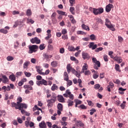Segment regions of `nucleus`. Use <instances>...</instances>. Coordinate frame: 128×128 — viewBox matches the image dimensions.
Here are the masks:
<instances>
[{"label":"nucleus","mask_w":128,"mask_h":128,"mask_svg":"<svg viewBox=\"0 0 128 128\" xmlns=\"http://www.w3.org/2000/svg\"><path fill=\"white\" fill-rule=\"evenodd\" d=\"M105 26H106L110 30H112V32H114L116 30V28H114L110 22V20L108 18L106 19Z\"/></svg>","instance_id":"1"},{"label":"nucleus","mask_w":128,"mask_h":128,"mask_svg":"<svg viewBox=\"0 0 128 128\" xmlns=\"http://www.w3.org/2000/svg\"><path fill=\"white\" fill-rule=\"evenodd\" d=\"M28 54H32V52H36L38 48V46L37 45H30L28 46Z\"/></svg>","instance_id":"2"},{"label":"nucleus","mask_w":128,"mask_h":128,"mask_svg":"<svg viewBox=\"0 0 128 128\" xmlns=\"http://www.w3.org/2000/svg\"><path fill=\"white\" fill-rule=\"evenodd\" d=\"M64 98H69L70 100H74V94H72V92H70V90H67L66 91V93L63 94Z\"/></svg>","instance_id":"3"},{"label":"nucleus","mask_w":128,"mask_h":128,"mask_svg":"<svg viewBox=\"0 0 128 128\" xmlns=\"http://www.w3.org/2000/svg\"><path fill=\"white\" fill-rule=\"evenodd\" d=\"M104 12V8H94L93 14L96 16L98 14H100Z\"/></svg>","instance_id":"4"},{"label":"nucleus","mask_w":128,"mask_h":128,"mask_svg":"<svg viewBox=\"0 0 128 128\" xmlns=\"http://www.w3.org/2000/svg\"><path fill=\"white\" fill-rule=\"evenodd\" d=\"M51 20L52 22V24H58V20H56V13L53 12L51 15Z\"/></svg>","instance_id":"5"},{"label":"nucleus","mask_w":128,"mask_h":128,"mask_svg":"<svg viewBox=\"0 0 128 128\" xmlns=\"http://www.w3.org/2000/svg\"><path fill=\"white\" fill-rule=\"evenodd\" d=\"M30 42H32V44H40V40L38 37H34L30 40Z\"/></svg>","instance_id":"6"},{"label":"nucleus","mask_w":128,"mask_h":128,"mask_svg":"<svg viewBox=\"0 0 128 128\" xmlns=\"http://www.w3.org/2000/svg\"><path fill=\"white\" fill-rule=\"evenodd\" d=\"M66 70H67V72H68V74H70V72H75V70L74 68L72 67V66H70V64H67L66 66Z\"/></svg>","instance_id":"7"},{"label":"nucleus","mask_w":128,"mask_h":128,"mask_svg":"<svg viewBox=\"0 0 128 128\" xmlns=\"http://www.w3.org/2000/svg\"><path fill=\"white\" fill-rule=\"evenodd\" d=\"M47 106H48V108H52V106L54 104V101L53 100H47Z\"/></svg>","instance_id":"8"},{"label":"nucleus","mask_w":128,"mask_h":128,"mask_svg":"<svg viewBox=\"0 0 128 128\" xmlns=\"http://www.w3.org/2000/svg\"><path fill=\"white\" fill-rule=\"evenodd\" d=\"M112 8H114V5H112V4H109L106 7V12H110L112 10Z\"/></svg>","instance_id":"9"},{"label":"nucleus","mask_w":128,"mask_h":128,"mask_svg":"<svg viewBox=\"0 0 128 128\" xmlns=\"http://www.w3.org/2000/svg\"><path fill=\"white\" fill-rule=\"evenodd\" d=\"M1 78L3 84H7V82H8V78L5 75L2 74Z\"/></svg>","instance_id":"10"},{"label":"nucleus","mask_w":128,"mask_h":128,"mask_svg":"<svg viewBox=\"0 0 128 128\" xmlns=\"http://www.w3.org/2000/svg\"><path fill=\"white\" fill-rule=\"evenodd\" d=\"M92 62L95 64L96 66H98V68H100V62L96 60V58H92Z\"/></svg>","instance_id":"11"},{"label":"nucleus","mask_w":128,"mask_h":128,"mask_svg":"<svg viewBox=\"0 0 128 128\" xmlns=\"http://www.w3.org/2000/svg\"><path fill=\"white\" fill-rule=\"evenodd\" d=\"M82 58L83 60H90V55H88V54L83 52H82Z\"/></svg>","instance_id":"12"},{"label":"nucleus","mask_w":128,"mask_h":128,"mask_svg":"<svg viewBox=\"0 0 128 128\" xmlns=\"http://www.w3.org/2000/svg\"><path fill=\"white\" fill-rule=\"evenodd\" d=\"M24 108H28V106L26 104L20 103L18 105V110H22Z\"/></svg>","instance_id":"13"},{"label":"nucleus","mask_w":128,"mask_h":128,"mask_svg":"<svg viewBox=\"0 0 128 128\" xmlns=\"http://www.w3.org/2000/svg\"><path fill=\"white\" fill-rule=\"evenodd\" d=\"M114 60L117 62L118 64H121V62H122V59L120 56H116L114 58Z\"/></svg>","instance_id":"14"},{"label":"nucleus","mask_w":128,"mask_h":128,"mask_svg":"<svg viewBox=\"0 0 128 128\" xmlns=\"http://www.w3.org/2000/svg\"><path fill=\"white\" fill-rule=\"evenodd\" d=\"M30 64V61H26L23 64V68L25 70H28V67Z\"/></svg>","instance_id":"15"},{"label":"nucleus","mask_w":128,"mask_h":128,"mask_svg":"<svg viewBox=\"0 0 128 128\" xmlns=\"http://www.w3.org/2000/svg\"><path fill=\"white\" fill-rule=\"evenodd\" d=\"M24 90H32V86L29 84H26L24 86Z\"/></svg>","instance_id":"16"},{"label":"nucleus","mask_w":128,"mask_h":128,"mask_svg":"<svg viewBox=\"0 0 128 128\" xmlns=\"http://www.w3.org/2000/svg\"><path fill=\"white\" fill-rule=\"evenodd\" d=\"M39 128H46V124L44 121H42V122L39 124Z\"/></svg>","instance_id":"17"},{"label":"nucleus","mask_w":128,"mask_h":128,"mask_svg":"<svg viewBox=\"0 0 128 128\" xmlns=\"http://www.w3.org/2000/svg\"><path fill=\"white\" fill-rule=\"evenodd\" d=\"M58 100L60 102H64V98L62 95L58 96Z\"/></svg>","instance_id":"18"},{"label":"nucleus","mask_w":128,"mask_h":128,"mask_svg":"<svg viewBox=\"0 0 128 128\" xmlns=\"http://www.w3.org/2000/svg\"><path fill=\"white\" fill-rule=\"evenodd\" d=\"M12 108H15L16 110H18V104L14 102L11 104Z\"/></svg>","instance_id":"19"},{"label":"nucleus","mask_w":128,"mask_h":128,"mask_svg":"<svg viewBox=\"0 0 128 128\" xmlns=\"http://www.w3.org/2000/svg\"><path fill=\"white\" fill-rule=\"evenodd\" d=\"M50 64L52 68H56L58 66V63L57 61H52Z\"/></svg>","instance_id":"20"},{"label":"nucleus","mask_w":128,"mask_h":128,"mask_svg":"<svg viewBox=\"0 0 128 128\" xmlns=\"http://www.w3.org/2000/svg\"><path fill=\"white\" fill-rule=\"evenodd\" d=\"M82 28L85 30H87L88 32H90V27L86 25L85 24H82Z\"/></svg>","instance_id":"21"},{"label":"nucleus","mask_w":128,"mask_h":128,"mask_svg":"<svg viewBox=\"0 0 128 128\" xmlns=\"http://www.w3.org/2000/svg\"><path fill=\"white\" fill-rule=\"evenodd\" d=\"M64 80H68V72H64Z\"/></svg>","instance_id":"22"},{"label":"nucleus","mask_w":128,"mask_h":128,"mask_svg":"<svg viewBox=\"0 0 128 128\" xmlns=\"http://www.w3.org/2000/svg\"><path fill=\"white\" fill-rule=\"evenodd\" d=\"M58 90V86L56 84H53L51 88V90L53 92H54L56 90Z\"/></svg>","instance_id":"23"},{"label":"nucleus","mask_w":128,"mask_h":128,"mask_svg":"<svg viewBox=\"0 0 128 128\" xmlns=\"http://www.w3.org/2000/svg\"><path fill=\"white\" fill-rule=\"evenodd\" d=\"M9 78H10V80H12V82H15L16 81V76H14V74H12L10 76Z\"/></svg>","instance_id":"24"},{"label":"nucleus","mask_w":128,"mask_h":128,"mask_svg":"<svg viewBox=\"0 0 128 128\" xmlns=\"http://www.w3.org/2000/svg\"><path fill=\"white\" fill-rule=\"evenodd\" d=\"M67 103L68 104V106H74V101L70 100H68Z\"/></svg>","instance_id":"25"},{"label":"nucleus","mask_w":128,"mask_h":128,"mask_svg":"<svg viewBox=\"0 0 128 128\" xmlns=\"http://www.w3.org/2000/svg\"><path fill=\"white\" fill-rule=\"evenodd\" d=\"M46 98H50L52 96V95L50 94V91L48 90H46Z\"/></svg>","instance_id":"26"},{"label":"nucleus","mask_w":128,"mask_h":128,"mask_svg":"<svg viewBox=\"0 0 128 128\" xmlns=\"http://www.w3.org/2000/svg\"><path fill=\"white\" fill-rule=\"evenodd\" d=\"M88 70V64L86 63H84V66H82V72H84V70Z\"/></svg>","instance_id":"27"},{"label":"nucleus","mask_w":128,"mask_h":128,"mask_svg":"<svg viewBox=\"0 0 128 128\" xmlns=\"http://www.w3.org/2000/svg\"><path fill=\"white\" fill-rule=\"evenodd\" d=\"M68 50L70 52H76V49H74V47L72 46H68Z\"/></svg>","instance_id":"28"},{"label":"nucleus","mask_w":128,"mask_h":128,"mask_svg":"<svg viewBox=\"0 0 128 128\" xmlns=\"http://www.w3.org/2000/svg\"><path fill=\"white\" fill-rule=\"evenodd\" d=\"M78 108H81V110H86V108H88V107H86L84 104L80 105L79 106H78Z\"/></svg>","instance_id":"29"},{"label":"nucleus","mask_w":128,"mask_h":128,"mask_svg":"<svg viewBox=\"0 0 128 128\" xmlns=\"http://www.w3.org/2000/svg\"><path fill=\"white\" fill-rule=\"evenodd\" d=\"M115 70H116V72H120L121 70L120 69V66L118 64H116L115 65Z\"/></svg>","instance_id":"30"},{"label":"nucleus","mask_w":128,"mask_h":128,"mask_svg":"<svg viewBox=\"0 0 128 128\" xmlns=\"http://www.w3.org/2000/svg\"><path fill=\"white\" fill-rule=\"evenodd\" d=\"M57 108L59 110H62V104L60 103H58Z\"/></svg>","instance_id":"31"},{"label":"nucleus","mask_w":128,"mask_h":128,"mask_svg":"<svg viewBox=\"0 0 128 128\" xmlns=\"http://www.w3.org/2000/svg\"><path fill=\"white\" fill-rule=\"evenodd\" d=\"M70 12L72 14H75L76 12H74V8L70 7Z\"/></svg>","instance_id":"32"},{"label":"nucleus","mask_w":128,"mask_h":128,"mask_svg":"<svg viewBox=\"0 0 128 128\" xmlns=\"http://www.w3.org/2000/svg\"><path fill=\"white\" fill-rule=\"evenodd\" d=\"M17 104L19 105L20 104V102H22V97H18L17 98Z\"/></svg>","instance_id":"33"},{"label":"nucleus","mask_w":128,"mask_h":128,"mask_svg":"<svg viewBox=\"0 0 128 128\" xmlns=\"http://www.w3.org/2000/svg\"><path fill=\"white\" fill-rule=\"evenodd\" d=\"M39 48L40 50H44V48H46V46H44V44H40V46H39Z\"/></svg>","instance_id":"34"},{"label":"nucleus","mask_w":128,"mask_h":128,"mask_svg":"<svg viewBox=\"0 0 128 128\" xmlns=\"http://www.w3.org/2000/svg\"><path fill=\"white\" fill-rule=\"evenodd\" d=\"M42 84H44V86H48V82L44 79H42L41 80Z\"/></svg>","instance_id":"35"},{"label":"nucleus","mask_w":128,"mask_h":128,"mask_svg":"<svg viewBox=\"0 0 128 128\" xmlns=\"http://www.w3.org/2000/svg\"><path fill=\"white\" fill-rule=\"evenodd\" d=\"M56 12H57L58 14H61V16H65L66 15V12H64L58 10Z\"/></svg>","instance_id":"36"},{"label":"nucleus","mask_w":128,"mask_h":128,"mask_svg":"<svg viewBox=\"0 0 128 128\" xmlns=\"http://www.w3.org/2000/svg\"><path fill=\"white\" fill-rule=\"evenodd\" d=\"M73 74H75V76H77V78H80V73L78 72L76 70H75V71H74V72H73Z\"/></svg>","instance_id":"37"},{"label":"nucleus","mask_w":128,"mask_h":128,"mask_svg":"<svg viewBox=\"0 0 128 128\" xmlns=\"http://www.w3.org/2000/svg\"><path fill=\"white\" fill-rule=\"evenodd\" d=\"M126 101H124L122 102V104L120 105V108H122V110H124V108H126Z\"/></svg>","instance_id":"38"},{"label":"nucleus","mask_w":128,"mask_h":128,"mask_svg":"<svg viewBox=\"0 0 128 128\" xmlns=\"http://www.w3.org/2000/svg\"><path fill=\"white\" fill-rule=\"evenodd\" d=\"M70 6H73L74 4H76V0H69Z\"/></svg>","instance_id":"39"},{"label":"nucleus","mask_w":128,"mask_h":128,"mask_svg":"<svg viewBox=\"0 0 128 128\" xmlns=\"http://www.w3.org/2000/svg\"><path fill=\"white\" fill-rule=\"evenodd\" d=\"M96 22H98V24H104L102 20L100 18H96Z\"/></svg>","instance_id":"40"},{"label":"nucleus","mask_w":128,"mask_h":128,"mask_svg":"<svg viewBox=\"0 0 128 128\" xmlns=\"http://www.w3.org/2000/svg\"><path fill=\"white\" fill-rule=\"evenodd\" d=\"M18 46H20V42L18 41L15 42L14 44V48L16 49L18 48Z\"/></svg>","instance_id":"41"},{"label":"nucleus","mask_w":128,"mask_h":128,"mask_svg":"<svg viewBox=\"0 0 128 128\" xmlns=\"http://www.w3.org/2000/svg\"><path fill=\"white\" fill-rule=\"evenodd\" d=\"M96 36L94 34H91L90 36V39L91 40H96Z\"/></svg>","instance_id":"42"},{"label":"nucleus","mask_w":128,"mask_h":128,"mask_svg":"<svg viewBox=\"0 0 128 128\" xmlns=\"http://www.w3.org/2000/svg\"><path fill=\"white\" fill-rule=\"evenodd\" d=\"M6 60H8V62H10L12 60H14V57L12 56H8L6 58Z\"/></svg>","instance_id":"43"},{"label":"nucleus","mask_w":128,"mask_h":128,"mask_svg":"<svg viewBox=\"0 0 128 128\" xmlns=\"http://www.w3.org/2000/svg\"><path fill=\"white\" fill-rule=\"evenodd\" d=\"M24 74L27 78H30L32 76V73L25 72H24Z\"/></svg>","instance_id":"44"},{"label":"nucleus","mask_w":128,"mask_h":128,"mask_svg":"<svg viewBox=\"0 0 128 128\" xmlns=\"http://www.w3.org/2000/svg\"><path fill=\"white\" fill-rule=\"evenodd\" d=\"M77 126H84V123L82 122H77V124H76Z\"/></svg>","instance_id":"45"},{"label":"nucleus","mask_w":128,"mask_h":128,"mask_svg":"<svg viewBox=\"0 0 128 128\" xmlns=\"http://www.w3.org/2000/svg\"><path fill=\"white\" fill-rule=\"evenodd\" d=\"M26 16H32V11L30 10V9H28L27 10Z\"/></svg>","instance_id":"46"},{"label":"nucleus","mask_w":128,"mask_h":128,"mask_svg":"<svg viewBox=\"0 0 128 128\" xmlns=\"http://www.w3.org/2000/svg\"><path fill=\"white\" fill-rule=\"evenodd\" d=\"M27 22H28V23H30V24H34V20H32V18H28V19H27Z\"/></svg>","instance_id":"47"},{"label":"nucleus","mask_w":128,"mask_h":128,"mask_svg":"<svg viewBox=\"0 0 128 128\" xmlns=\"http://www.w3.org/2000/svg\"><path fill=\"white\" fill-rule=\"evenodd\" d=\"M104 50V48L102 47H100L98 48H96L95 50V52H100V50Z\"/></svg>","instance_id":"48"},{"label":"nucleus","mask_w":128,"mask_h":128,"mask_svg":"<svg viewBox=\"0 0 128 128\" xmlns=\"http://www.w3.org/2000/svg\"><path fill=\"white\" fill-rule=\"evenodd\" d=\"M90 114L91 116H92V114H94V112H96V109L94 108H92L90 110Z\"/></svg>","instance_id":"49"},{"label":"nucleus","mask_w":128,"mask_h":128,"mask_svg":"<svg viewBox=\"0 0 128 128\" xmlns=\"http://www.w3.org/2000/svg\"><path fill=\"white\" fill-rule=\"evenodd\" d=\"M0 32H2V34H8V30L4 29H0Z\"/></svg>","instance_id":"50"},{"label":"nucleus","mask_w":128,"mask_h":128,"mask_svg":"<svg viewBox=\"0 0 128 128\" xmlns=\"http://www.w3.org/2000/svg\"><path fill=\"white\" fill-rule=\"evenodd\" d=\"M67 82V86H70L72 84V82L70 80H68Z\"/></svg>","instance_id":"51"},{"label":"nucleus","mask_w":128,"mask_h":128,"mask_svg":"<svg viewBox=\"0 0 128 128\" xmlns=\"http://www.w3.org/2000/svg\"><path fill=\"white\" fill-rule=\"evenodd\" d=\"M118 42H124V38L120 36H118Z\"/></svg>","instance_id":"52"},{"label":"nucleus","mask_w":128,"mask_h":128,"mask_svg":"<svg viewBox=\"0 0 128 128\" xmlns=\"http://www.w3.org/2000/svg\"><path fill=\"white\" fill-rule=\"evenodd\" d=\"M42 69L40 70H37L36 72H38V74H41L42 76H44V72H42Z\"/></svg>","instance_id":"53"},{"label":"nucleus","mask_w":128,"mask_h":128,"mask_svg":"<svg viewBox=\"0 0 128 128\" xmlns=\"http://www.w3.org/2000/svg\"><path fill=\"white\" fill-rule=\"evenodd\" d=\"M44 56L45 58H52V55H48L46 54H44Z\"/></svg>","instance_id":"54"},{"label":"nucleus","mask_w":128,"mask_h":128,"mask_svg":"<svg viewBox=\"0 0 128 128\" xmlns=\"http://www.w3.org/2000/svg\"><path fill=\"white\" fill-rule=\"evenodd\" d=\"M100 88V84H96L94 86V88L95 90H98Z\"/></svg>","instance_id":"55"},{"label":"nucleus","mask_w":128,"mask_h":128,"mask_svg":"<svg viewBox=\"0 0 128 128\" xmlns=\"http://www.w3.org/2000/svg\"><path fill=\"white\" fill-rule=\"evenodd\" d=\"M103 58L104 62H108V55H104L103 56Z\"/></svg>","instance_id":"56"},{"label":"nucleus","mask_w":128,"mask_h":128,"mask_svg":"<svg viewBox=\"0 0 128 128\" xmlns=\"http://www.w3.org/2000/svg\"><path fill=\"white\" fill-rule=\"evenodd\" d=\"M48 50H54V46L52 44L48 45Z\"/></svg>","instance_id":"57"},{"label":"nucleus","mask_w":128,"mask_h":128,"mask_svg":"<svg viewBox=\"0 0 128 128\" xmlns=\"http://www.w3.org/2000/svg\"><path fill=\"white\" fill-rule=\"evenodd\" d=\"M98 74V72H96L95 74L93 75L94 78L96 79L98 78V74Z\"/></svg>","instance_id":"58"},{"label":"nucleus","mask_w":128,"mask_h":128,"mask_svg":"<svg viewBox=\"0 0 128 128\" xmlns=\"http://www.w3.org/2000/svg\"><path fill=\"white\" fill-rule=\"evenodd\" d=\"M87 102L88 106H94V104L92 103V102L91 100H87Z\"/></svg>","instance_id":"59"},{"label":"nucleus","mask_w":128,"mask_h":128,"mask_svg":"<svg viewBox=\"0 0 128 128\" xmlns=\"http://www.w3.org/2000/svg\"><path fill=\"white\" fill-rule=\"evenodd\" d=\"M52 98L50 100H53L54 102H56V96L53 95L51 96Z\"/></svg>","instance_id":"60"},{"label":"nucleus","mask_w":128,"mask_h":128,"mask_svg":"<svg viewBox=\"0 0 128 128\" xmlns=\"http://www.w3.org/2000/svg\"><path fill=\"white\" fill-rule=\"evenodd\" d=\"M62 40H68V35H63L62 36Z\"/></svg>","instance_id":"61"},{"label":"nucleus","mask_w":128,"mask_h":128,"mask_svg":"<svg viewBox=\"0 0 128 128\" xmlns=\"http://www.w3.org/2000/svg\"><path fill=\"white\" fill-rule=\"evenodd\" d=\"M77 34H86V32L83 31L77 32Z\"/></svg>","instance_id":"62"},{"label":"nucleus","mask_w":128,"mask_h":128,"mask_svg":"<svg viewBox=\"0 0 128 128\" xmlns=\"http://www.w3.org/2000/svg\"><path fill=\"white\" fill-rule=\"evenodd\" d=\"M68 32L66 31V29H62V34H67Z\"/></svg>","instance_id":"63"},{"label":"nucleus","mask_w":128,"mask_h":128,"mask_svg":"<svg viewBox=\"0 0 128 128\" xmlns=\"http://www.w3.org/2000/svg\"><path fill=\"white\" fill-rule=\"evenodd\" d=\"M60 54H64V48H60Z\"/></svg>","instance_id":"64"}]
</instances>
